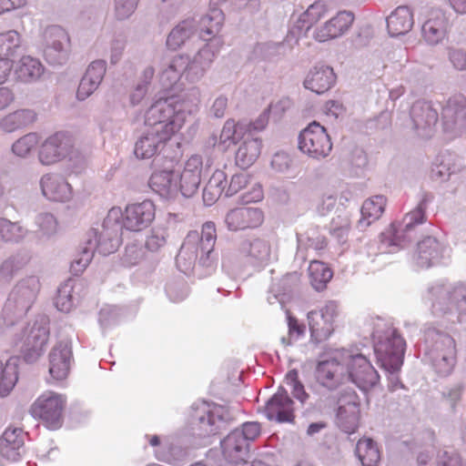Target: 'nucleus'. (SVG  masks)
Returning a JSON list of instances; mask_svg holds the SVG:
<instances>
[{"mask_svg":"<svg viewBox=\"0 0 466 466\" xmlns=\"http://www.w3.org/2000/svg\"><path fill=\"white\" fill-rule=\"evenodd\" d=\"M35 225L39 238L49 239L57 232L58 221L54 214L45 211L35 217Z\"/></svg>","mask_w":466,"mask_h":466,"instance_id":"55","label":"nucleus"},{"mask_svg":"<svg viewBox=\"0 0 466 466\" xmlns=\"http://www.w3.org/2000/svg\"><path fill=\"white\" fill-rule=\"evenodd\" d=\"M21 37L17 31L9 30L0 34V59H8L20 48Z\"/></svg>","mask_w":466,"mask_h":466,"instance_id":"56","label":"nucleus"},{"mask_svg":"<svg viewBox=\"0 0 466 466\" xmlns=\"http://www.w3.org/2000/svg\"><path fill=\"white\" fill-rule=\"evenodd\" d=\"M178 173L173 169L157 170L152 173L149 187L162 198L169 199L178 194Z\"/></svg>","mask_w":466,"mask_h":466,"instance_id":"34","label":"nucleus"},{"mask_svg":"<svg viewBox=\"0 0 466 466\" xmlns=\"http://www.w3.org/2000/svg\"><path fill=\"white\" fill-rule=\"evenodd\" d=\"M263 221V211L252 207L231 208L224 218L227 228L233 232L257 228L262 225Z\"/></svg>","mask_w":466,"mask_h":466,"instance_id":"25","label":"nucleus"},{"mask_svg":"<svg viewBox=\"0 0 466 466\" xmlns=\"http://www.w3.org/2000/svg\"><path fill=\"white\" fill-rule=\"evenodd\" d=\"M66 398L54 391H46L33 403L30 412L33 417L41 419L50 430H57L63 423V411Z\"/></svg>","mask_w":466,"mask_h":466,"instance_id":"14","label":"nucleus"},{"mask_svg":"<svg viewBox=\"0 0 466 466\" xmlns=\"http://www.w3.org/2000/svg\"><path fill=\"white\" fill-rule=\"evenodd\" d=\"M43 196L51 201L66 202L72 198L71 185L61 176L55 173L45 174L40 179Z\"/></svg>","mask_w":466,"mask_h":466,"instance_id":"31","label":"nucleus"},{"mask_svg":"<svg viewBox=\"0 0 466 466\" xmlns=\"http://www.w3.org/2000/svg\"><path fill=\"white\" fill-rule=\"evenodd\" d=\"M362 331L372 340L377 361L388 377L389 390L403 389L399 372L403 365L406 350L404 339L389 321L380 317L366 319Z\"/></svg>","mask_w":466,"mask_h":466,"instance_id":"3","label":"nucleus"},{"mask_svg":"<svg viewBox=\"0 0 466 466\" xmlns=\"http://www.w3.org/2000/svg\"><path fill=\"white\" fill-rule=\"evenodd\" d=\"M41 289L37 276L30 275L19 279L10 290L5 311L15 320L26 316L36 300Z\"/></svg>","mask_w":466,"mask_h":466,"instance_id":"11","label":"nucleus"},{"mask_svg":"<svg viewBox=\"0 0 466 466\" xmlns=\"http://www.w3.org/2000/svg\"><path fill=\"white\" fill-rule=\"evenodd\" d=\"M353 21V13L339 11L325 23L316 26L312 36L320 43L340 37L348 32Z\"/></svg>","mask_w":466,"mask_h":466,"instance_id":"28","label":"nucleus"},{"mask_svg":"<svg viewBox=\"0 0 466 466\" xmlns=\"http://www.w3.org/2000/svg\"><path fill=\"white\" fill-rule=\"evenodd\" d=\"M285 382L290 388L292 396L301 404L306 403L309 395L305 390L303 383L299 380L297 370L293 369L288 371L285 376Z\"/></svg>","mask_w":466,"mask_h":466,"instance_id":"59","label":"nucleus"},{"mask_svg":"<svg viewBox=\"0 0 466 466\" xmlns=\"http://www.w3.org/2000/svg\"><path fill=\"white\" fill-rule=\"evenodd\" d=\"M432 200L431 193L422 192L417 206L404 216L402 221L392 223L389 231L380 234V254L394 253L415 238L418 228L426 221L425 211Z\"/></svg>","mask_w":466,"mask_h":466,"instance_id":"8","label":"nucleus"},{"mask_svg":"<svg viewBox=\"0 0 466 466\" xmlns=\"http://www.w3.org/2000/svg\"><path fill=\"white\" fill-rule=\"evenodd\" d=\"M48 337V319L45 316L38 317L24 329L20 350L26 363L35 362L44 353Z\"/></svg>","mask_w":466,"mask_h":466,"instance_id":"13","label":"nucleus"},{"mask_svg":"<svg viewBox=\"0 0 466 466\" xmlns=\"http://www.w3.org/2000/svg\"><path fill=\"white\" fill-rule=\"evenodd\" d=\"M155 215V205L148 199L127 205L124 214L120 208H110L101 229L92 228L88 232L86 240L71 262V272L76 276L81 274L91 262L95 251L103 256L114 253L122 241L124 228L129 231H141L152 223Z\"/></svg>","mask_w":466,"mask_h":466,"instance_id":"1","label":"nucleus"},{"mask_svg":"<svg viewBox=\"0 0 466 466\" xmlns=\"http://www.w3.org/2000/svg\"><path fill=\"white\" fill-rule=\"evenodd\" d=\"M199 92L194 88L187 95L189 97H159L147 108L145 125L169 139L183 127L186 118L192 114L198 104Z\"/></svg>","mask_w":466,"mask_h":466,"instance_id":"5","label":"nucleus"},{"mask_svg":"<svg viewBox=\"0 0 466 466\" xmlns=\"http://www.w3.org/2000/svg\"><path fill=\"white\" fill-rule=\"evenodd\" d=\"M227 175L224 171L217 169L203 189V202L206 206H212L217 202L220 196L226 195Z\"/></svg>","mask_w":466,"mask_h":466,"instance_id":"43","label":"nucleus"},{"mask_svg":"<svg viewBox=\"0 0 466 466\" xmlns=\"http://www.w3.org/2000/svg\"><path fill=\"white\" fill-rule=\"evenodd\" d=\"M298 251L297 254L304 258V250L322 251L327 247V238L320 234L317 228H310L304 234H297Z\"/></svg>","mask_w":466,"mask_h":466,"instance_id":"46","label":"nucleus"},{"mask_svg":"<svg viewBox=\"0 0 466 466\" xmlns=\"http://www.w3.org/2000/svg\"><path fill=\"white\" fill-rule=\"evenodd\" d=\"M465 390V383L462 380L455 381L443 388L441 395L452 410L455 409L457 403L461 400Z\"/></svg>","mask_w":466,"mask_h":466,"instance_id":"61","label":"nucleus"},{"mask_svg":"<svg viewBox=\"0 0 466 466\" xmlns=\"http://www.w3.org/2000/svg\"><path fill=\"white\" fill-rule=\"evenodd\" d=\"M216 241L217 229L212 221L205 222L200 232L189 231L176 258L178 269L186 273L192 268L198 278L213 274L218 267Z\"/></svg>","mask_w":466,"mask_h":466,"instance_id":"4","label":"nucleus"},{"mask_svg":"<svg viewBox=\"0 0 466 466\" xmlns=\"http://www.w3.org/2000/svg\"><path fill=\"white\" fill-rule=\"evenodd\" d=\"M346 373L360 390L368 391L380 382V375L363 354H350L345 351Z\"/></svg>","mask_w":466,"mask_h":466,"instance_id":"19","label":"nucleus"},{"mask_svg":"<svg viewBox=\"0 0 466 466\" xmlns=\"http://www.w3.org/2000/svg\"><path fill=\"white\" fill-rule=\"evenodd\" d=\"M287 319L289 333L287 337L281 338V342L285 346H290L294 341L299 340L304 335L305 326L299 324L298 319L291 315H288Z\"/></svg>","mask_w":466,"mask_h":466,"instance_id":"64","label":"nucleus"},{"mask_svg":"<svg viewBox=\"0 0 466 466\" xmlns=\"http://www.w3.org/2000/svg\"><path fill=\"white\" fill-rule=\"evenodd\" d=\"M237 412L231 407L206 400L195 401L189 410L187 425L171 436L164 437V451H157V460L177 465L187 455V449L198 439L217 435L236 420Z\"/></svg>","mask_w":466,"mask_h":466,"instance_id":"2","label":"nucleus"},{"mask_svg":"<svg viewBox=\"0 0 466 466\" xmlns=\"http://www.w3.org/2000/svg\"><path fill=\"white\" fill-rule=\"evenodd\" d=\"M182 76L187 78V62L182 56H176L161 71L159 81L164 88L168 89L176 85Z\"/></svg>","mask_w":466,"mask_h":466,"instance_id":"45","label":"nucleus"},{"mask_svg":"<svg viewBox=\"0 0 466 466\" xmlns=\"http://www.w3.org/2000/svg\"><path fill=\"white\" fill-rule=\"evenodd\" d=\"M299 148L304 154L316 159L328 157L332 143L324 127L317 121L309 124L299 135Z\"/></svg>","mask_w":466,"mask_h":466,"instance_id":"16","label":"nucleus"},{"mask_svg":"<svg viewBox=\"0 0 466 466\" xmlns=\"http://www.w3.org/2000/svg\"><path fill=\"white\" fill-rule=\"evenodd\" d=\"M28 230L19 222L0 218V238L5 242L19 243L26 237Z\"/></svg>","mask_w":466,"mask_h":466,"instance_id":"53","label":"nucleus"},{"mask_svg":"<svg viewBox=\"0 0 466 466\" xmlns=\"http://www.w3.org/2000/svg\"><path fill=\"white\" fill-rule=\"evenodd\" d=\"M238 252L245 259V264L232 253L224 254L222 258V268L235 277L244 273L245 266L259 271L272 259L271 244L263 237L252 236L241 239L238 246Z\"/></svg>","mask_w":466,"mask_h":466,"instance_id":"9","label":"nucleus"},{"mask_svg":"<svg viewBox=\"0 0 466 466\" xmlns=\"http://www.w3.org/2000/svg\"><path fill=\"white\" fill-rule=\"evenodd\" d=\"M239 146L236 151L235 162L238 167L247 169L251 167L261 153L262 141L258 137H253L250 131L246 136H242Z\"/></svg>","mask_w":466,"mask_h":466,"instance_id":"36","label":"nucleus"},{"mask_svg":"<svg viewBox=\"0 0 466 466\" xmlns=\"http://www.w3.org/2000/svg\"><path fill=\"white\" fill-rule=\"evenodd\" d=\"M336 82L333 68L325 65H317L308 73L303 85L304 87L318 94L329 90Z\"/></svg>","mask_w":466,"mask_h":466,"instance_id":"35","label":"nucleus"},{"mask_svg":"<svg viewBox=\"0 0 466 466\" xmlns=\"http://www.w3.org/2000/svg\"><path fill=\"white\" fill-rule=\"evenodd\" d=\"M388 32L390 36L407 34L413 26V15L406 5L397 7L386 19Z\"/></svg>","mask_w":466,"mask_h":466,"instance_id":"39","label":"nucleus"},{"mask_svg":"<svg viewBox=\"0 0 466 466\" xmlns=\"http://www.w3.org/2000/svg\"><path fill=\"white\" fill-rule=\"evenodd\" d=\"M26 433L20 427H8L0 436V454L3 458L17 461L25 453Z\"/></svg>","mask_w":466,"mask_h":466,"instance_id":"30","label":"nucleus"},{"mask_svg":"<svg viewBox=\"0 0 466 466\" xmlns=\"http://www.w3.org/2000/svg\"><path fill=\"white\" fill-rule=\"evenodd\" d=\"M424 299L430 304L431 314L453 329L455 325L466 329V284L434 281L427 287Z\"/></svg>","mask_w":466,"mask_h":466,"instance_id":"6","label":"nucleus"},{"mask_svg":"<svg viewBox=\"0 0 466 466\" xmlns=\"http://www.w3.org/2000/svg\"><path fill=\"white\" fill-rule=\"evenodd\" d=\"M178 192H180L184 198H191L198 192L201 182L200 177L181 173L180 175L178 174Z\"/></svg>","mask_w":466,"mask_h":466,"instance_id":"63","label":"nucleus"},{"mask_svg":"<svg viewBox=\"0 0 466 466\" xmlns=\"http://www.w3.org/2000/svg\"><path fill=\"white\" fill-rule=\"evenodd\" d=\"M332 276L333 272L327 264L317 260L310 262L309 266V282L317 291L325 289Z\"/></svg>","mask_w":466,"mask_h":466,"instance_id":"50","label":"nucleus"},{"mask_svg":"<svg viewBox=\"0 0 466 466\" xmlns=\"http://www.w3.org/2000/svg\"><path fill=\"white\" fill-rule=\"evenodd\" d=\"M44 71L45 67L39 59L27 56L19 60L15 72L20 81L32 83L37 81Z\"/></svg>","mask_w":466,"mask_h":466,"instance_id":"44","label":"nucleus"},{"mask_svg":"<svg viewBox=\"0 0 466 466\" xmlns=\"http://www.w3.org/2000/svg\"><path fill=\"white\" fill-rule=\"evenodd\" d=\"M360 400L351 389L339 391L335 422L339 429L352 434L359 427Z\"/></svg>","mask_w":466,"mask_h":466,"instance_id":"20","label":"nucleus"},{"mask_svg":"<svg viewBox=\"0 0 466 466\" xmlns=\"http://www.w3.org/2000/svg\"><path fill=\"white\" fill-rule=\"evenodd\" d=\"M36 120V113L32 109H18L0 120V129L12 133L28 127Z\"/></svg>","mask_w":466,"mask_h":466,"instance_id":"41","label":"nucleus"},{"mask_svg":"<svg viewBox=\"0 0 466 466\" xmlns=\"http://www.w3.org/2000/svg\"><path fill=\"white\" fill-rule=\"evenodd\" d=\"M196 33L197 22L194 19H186L171 30L167 39V46L176 50Z\"/></svg>","mask_w":466,"mask_h":466,"instance_id":"47","label":"nucleus"},{"mask_svg":"<svg viewBox=\"0 0 466 466\" xmlns=\"http://www.w3.org/2000/svg\"><path fill=\"white\" fill-rule=\"evenodd\" d=\"M31 254L26 249H18L6 258L0 265V279L11 281L30 261Z\"/></svg>","mask_w":466,"mask_h":466,"instance_id":"40","label":"nucleus"},{"mask_svg":"<svg viewBox=\"0 0 466 466\" xmlns=\"http://www.w3.org/2000/svg\"><path fill=\"white\" fill-rule=\"evenodd\" d=\"M123 317V309L116 305H105L98 313V322L103 332L117 325Z\"/></svg>","mask_w":466,"mask_h":466,"instance_id":"58","label":"nucleus"},{"mask_svg":"<svg viewBox=\"0 0 466 466\" xmlns=\"http://www.w3.org/2000/svg\"><path fill=\"white\" fill-rule=\"evenodd\" d=\"M327 12L328 6L324 1L317 0L311 4L289 29V40L299 43L301 36H306L309 29L326 16Z\"/></svg>","mask_w":466,"mask_h":466,"instance_id":"29","label":"nucleus"},{"mask_svg":"<svg viewBox=\"0 0 466 466\" xmlns=\"http://www.w3.org/2000/svg\"><path fill=\"white\" fill-rule=\"evenodd\" d=\"M207 41L192 57L181 55L187 62V80L191 83H196L204 76L223 46L221 37H212Z\"/></svg>","mask_w":466,"mask_h":466,"instance_id":"17","label":"nucleus"},{"mask_svg":"<svg viewBox=\"0 0 466 466\" xmlns=\"http://www.w3.org/2000/svg\"><path fill=\"white\" fill-rule=\"evenodd\" d=\"M345 350H338L332 356L318 362L315 370L317 383L328 391H335L348 382Z\"/></svg>","mask_w":466,"mask_h":466,"instance_id":"12","label":"nucleus"},{"mask_svg":"<svg viewBox=\"0 0 466 466\" xmlns=\"http://www.w3.org/2000/svg\"><path fill=\"white\" fill-rule=\"evenodd\" d=\"M221 3L212 4L206 15L201 16L199 21L197 23V31H199V37L203 40H208V38L218 37L217 35L222 28L224 23V13L221 8L217 5ZM231 5L229 3H228Z\"/></svg>","mask_w":466,"mask_h":466,"instance_id":"38","label":"nucleus"},{"mask_svg":"<svg viewBox=\"0 0 466 466\" xmlns=\"http://www.w3.org/2000/svg\"><path fill=\"white\" fill-rule=\"evenodd\" d=\"M38 136L35 133H28L17 139L12 146L15 155L24 157L37 145Z\"/></svg>","mask_w":466,"mask_h":466,"instance_id":"62","label":"nucleus"},{"mask_svg":"<svg viewBox=\"0 0 466 466\" xmlns=\"http://www.w3.org/2000/svg\"><path fill=\"white\" fill-rule=\"evenodd\" d=\"M188 287L183 277H173L165 285V293L173 303L183 301L188 295Z\"/></svg>","mask_w":466,"mask_h":466,"instance_id":"57","label":"nucleus"},{"mask_svg":"<svg viewBox=\"0 0 466 466\" xmlns=\"http://www.w3.org/2000/svg\"><path fill=\"white\" fill-rule=\"evenodd\" d=\"M412 128L422 138L430 137L439 119V113L431 102L417 100L410 110Z\"/></svg>","mask_w":466,"mask_h":466,"instance_id":"23","label":"nucleus"},{"mask_svg":"<svg viewBox=\"0 0 466 466\" xmlns=\"http://www.w3.org/2000/svg\"><path fill=\"white\" fill-rule=\"evenodd\" d=\"M355 453L362 466H378L380 461L378 445L370 438L360 439L357 442Z\"/></svg>","mask_w":466,"mask_h":466,"instance_id":"48","label":"nucleus"},{"mask_svg":"<svg viewBox=\"0 0 466 466\" xmlns=\"http://www.w3.org/2000/svg\"><path fill=\"white\" fill-rule=\"evenodd\" d=\"M294 401L288 390L279 386L278 390L267 400L263 413L268 420L279 423H291L295 420Z\"/></svg>","mask_w":466,"mask_h":466,"instance_id":"24","label":"nucleus"},{"mask_svg":"<svg viewBox=\"0 0 466 466\" xmlns=\"http://www.w3.org/2000/svg\"><path fill=\"white\" fill-rule=\"evenodd\" d=\"M451 257V248L435 237H426L417 243L412 263L418 268L445 265Z\"/></svg>","mask_w":466,"mask_h":466,"instance_id":"18","label":"nucleus"},{"mask_svg":"<svg viewBox=\"0 0 466 466\" xmlns=\"http://www.w3.org/2000/svg\"><path fill=\"white\" fill-rule=\"evenodd\" d=\"M76 280L68 279L62 283L55 299V305L59 311L69 312L76 304V297L75 296Z\"/></svg>","mask_w":466,"mask_h":466,"instance_id":"51","label":"nucleus"},{"mask_svg":"<svg viewBox=\"0 0 466 466\" xmlns=\"http://www.w3.org/2000/svg\"><path fill=\"white\" fill-rule=\"evenodd\" d=\"M338 315L339 303L336 300H328L318 309L310 310L308 313L310 338L314 343H321L333 334L334 322Z\"/></svg>","mask_w":466,"mask_h":466,"instance_id":"15","label":"nucleus"},{"mask_svg":"<svg viewBox=\"0 0 466 466\" xmlns=\"http://www.w3.org/2000/svg\"><path fill=\"white\" fill-rule=\"evenodd\" d=\"M261 434V425L258 421H246L232 430L220 441L223 458L226 461L220 466H247L251 443Z\"/></svg>","mask_w":466,"mask_h":466,"instance_id":"10","label":"nucleus"},{"mask_svg":"<svg viewBox=\"0 0 466 466\" xmlns=\"http://www.w3.org/2000/svg\"><path fill=\"white\" fill-rule=\"evenodd\" d=\"M18 380L17 366L8 360L5 364L0 362V396L5 397L10 393Z\"/></svg>","mask_w":466,"mask_h":466,"instance_id":"54","label":"nucleus"},{"mask_svg":"<svg viewBox=\"0 0 466 466\" xmlns=\"http://www.w3.org/2000/svg\"><path fill=\"white\" fill-rule=\"evenodd\" d=\"M420 351L422 360L441 377L449 376L457 362L454 338L440 329L435 322H427L421 328Z\"/></svg>","mask_w":466,"mask_h":466,"instance_id":"7","label":"nucleus"},{"mask_svg":"<svg viewBox=\"0 0 466 466\" xmlns=\"http://www.w3.org/2000/svg\"><path fill=\"white\" fill-rule=\"evenodd\" d=\"M74 361L72 343L68 339L56 342L49 353V373L56 380H65Z\"/></svg>","mask_w":466,"mask_h":466,"instance_id":"27","label":"nucleus"},{"mask_svg":"<svg viewBox=\"0 0 466 466\" xmlns=\"http://www.w3.org/2000/svg\"><path fill=\"white\" fill-rule=\"evenodd\" d=\"M145 257L144 248L137 243L126 246L120 258L121 265L127 268L137 266Z\"/></svg>","mask_w":466,"mask_h":466,"instance_id":"60","label":"nucleus"},{"mask_svg":"<svg viewBox=\"0 0 466 466\" xmlns=\"http://www.w3.org/2000/svg\"><path fill=\"white\" fill-rule=\"evenodd\" d=\"M299 276L297 272L288 273L283 276L277 283H273L268 297L269 304L279 302L283 305L289 299L294 287L298 284Z\"/></svg>","mask_w":466,"mask_h":466,"instance_id":"42","label":"nucleus"},{"mask_svg":"<svg viewBox=\"0 0 466 466\" xmlns=\"http://www.w3.org/2000/svg\"><path fill=\"white\" fill-rule=\"evenodd\" d=\"M449 26L445 13L440 9L432 10L421 26L422 37L428 45H438L446 37Z\"/></svg>","mask_w":466,"mask_h":466,"instance_id":"33","label":"nucleus"},{"mask_svg":"<svg viewBox=\"0 0 466 466\" xmlns=\"http://www.w3.org/2000/svg\"><path fill=\"white\" fill-rule=\"evenodd\" d=\"M386 198L381 195L374 196L364 201L361 207L360 227L369 226L377 220L384 211Z\"/></svg>","mask_w":466,"mask_h":466,"instance_id":"49","label":"nucleus"},{"mask_svg":"<svg viewBox=\"0 0 466 466\" xmlns=\"http://www.w3.org/2000/svg\"><path fill=\"white\" fill-rule=\"evenodd\" d=\"M168 140V137H164L160 133L147 127L136 141L134 154L140 159L151 158Z\"/></svg>","mask_w":466,"mask_h":466,"instance_id":"37","label":"nucleus"},{"mask_svg":"<svg viewBox=\"0 0 466 466\" xmlns=\"http://www.w3.org/2000/svg\"><path fill=\"white\" fill-rule=\"evenodd\" d=\"M247 128V124L243 122L236 123L234 119H228L219 136V146L226 145L228 142L229 143L228 145L240 142L242 136H246L248 132Z\"/></svg>","mask_w":466,"mask_h":466,"instance_id":"52","label":"nucleus"},{"mask_svg":"<svg viewBox=\"0 0 466 466\" xmlns=\"http://www.w3.org/2000/svg\"><path fill=\"white\" fill-rule=\"evenodd\" d=\"M74 140L68 132L59 131L49 136L41 145L38 158L42 165L49 166L70 157Z\"/></svg>","mask_w":466,"mask_h":466,"instance_id":"21","label":"nucleus"},{"mask_svg":"<svg viewBox=\"0 0 466 466\" xmlns=\"http://www.w3.org/2000/svg\"><path fill=\"white\" fill-rule=\"evenodd\" d=\"M44 56L50 65H63L67 59L66 46L69 42L66 31L59 25H50L45 30Z\"/></svg>","mask_w":466,"mask_h":466,"instance_id":"22","label":"nucleus"},{"mask_svg":"<svg viewBox=\"0 0 466 466\" xmlns=\"http://www.w3.org/2000/svg\"><path fill=\"white\" fill-rule=\"evenodd\" d=\"M299 43L289 40V31L282 42H263L258 43L250 54L253 61L275 62L286 56Z\"/></svg>","mask_w":466,"mask_h":466,"instance_id":"32","label":"nucleus"},{"mask_svg":"<svg viewBox=\"0 0 466 466\" xmlns=\"http://www.w3.org/2000/svg\"><path fill=\"white\" fill-rule=\"evenodd\" d=\"M441 119L444 132L460 134L466 128V97L458 95L451 97L442 107Z\"/></svg>","mask_w":466,"mask_h":466,"instance_id":"26","label":"nucleus"}]
</instances>
